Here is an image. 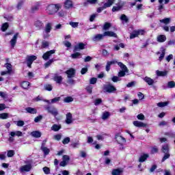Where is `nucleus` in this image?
Segmentation results:
<instances>
[{
  "mask_svg": "<svg viewBox=\"0 0 175 175\" xmlns=\"http://www.w3.org/2000/svg\"><path fill=\"white\" fill-rule=\"evenodd\" d=\"M97 80H98V79H97L96 78L92 77V78H91L90 80V84H96Z\"/></svg>",
  "mask_w": 175,
  "mask_h": 175,
  "instance_id": "61",
  "label": "nucleus"
},
{
  "mask_svg": "<svg viewBox=\"0 0 175 175\" xmlns=\"http://www.w3.org/2000/svg\"><path fill=\"white\" fill-rule=\"evenodd\" d=\"M81 55V54L80 53H75L74 54H72L71 57L73 59H76V58H79Z\"/></svg>",
  "mask_w": 175,
  "mask_h": 175,
  "instance_id": "60",
  "label": "nucleus"
},
{
  "mask_svg": "<svg viewBox=\"0 0 175 175\" xmlns=\"http://www.w3.org/2000/svg\"><path fill=\"white\" fill-rule=\"evenodd\" d=\"M7 156L8 158H12V157L14 156V150H10L8 151Z\"/></svg>",
  "mask_w": 175,
  "mask_h": 175,
  "instance_id": "48",
  "label": "nucleus"
},
{
  "mask_svg": "<svg viewBox=\"0 0 175 175\" xmlns=\"http://www.w3.org/2000/svg\"><path fill=\"white\" fill-rule=\"evenodd\" d=\"M69 161H70V158L68 155L63 156V161L69 163Z\"/></svg>",
  "mask_w": 175,
  "mask_h": 175,
  "instance_id": "54",
  "label": "nucleus"
},
{
  "mask_svg": "<svg viewBox=\"0 0 175 175\" xmlns=\"http://www.w3.org/2000/svg\"><path fill=\"white\" fill-rule=\"evenodd\" d=\"M52 25H51V23H47L46 25V26H45V29H44V32H45V33H50V32L51 31V29H52ZM44 34V39H46V38H49V34Z\"/></svg>",
  "mask_w": 175,
  "mask_h": 175,
  "instance_id": "8",
  "label": "nucleus"
},
{
  "mask_svg": "<svg viewBox=\"0 0 175 175\" xmlns=\"http://www.w3.org/2000/svg\"><path fill=\"white\" fill-rule=\"evenodd\" d=\"M31 169H32V165H31V164H28L21 166L19 170L21 173H24V172H31Z\"/></svg>",
  "mask_w": 175,
  "mask_h": 175,
  "instance_id": "9",
  "label": "nucleus"
},
{
  "mask_svg": "<svg viewBox=\"0 0 175 175\" xmlns=\"http://www.w3.org/2000/svg\"><path fill=\"white\" fill-rule=\"evenodd\" d=\"M64 7L66 9H70V8H73V3L70 0H66L64 2Z\"/></svg>",
  "mask_w": 175,
  "mask_h": 175,
  "instance_id": "23",
  "label": "nucleus"
},
{
  "mask_svg": "<svg viewBox=\"0 0 175 175\" xmlns=\"http://www.w3.org/2000/svg\"><path fill=\"white\" fill-rule=\"evenodd\" d=\"M115 139L116 140V142H118V143L119 144H124V143H126V140L125 139V138H124L122 136L120 135H116L115 136Z\"/></svg>",
  "mask_w": 175,
  "mask_h": 175,
  "instance_id": "11",
  "label": "nucleus"
},
{
  "mask_svg": "<svg viewBox=\"0 0 175 175\" xmlns=\"http://www.w3.org/2000/svg\"><path fill=\"white\" fill-rule=\"evenodd\" d=\"M104 38H105L104 33H103V34L98 33V34L94 36V37L92 38V41L93 42H99L100 40H103Z\"/></svg>",
  "mask_w": 175,
  "mask_h": 175,
  "instance_id": "12",
  "label": "nucleus"
},
{
  "mask_svg": "<svg viewBox=\"0 0 175 175\" xmlns=\"http://www.w3.org/2000/svg\"><path fill=\"white\" fill-rule=\"evenodd\" d=\"M164 156L161 160V162H165L166 159H169L170 158V153H164Z\"/></svg>",
  "mask_w": 175,
  "mask_h": 175,
  "instance_id": "46",
  "label": "nucleus"
},
{
  "mask_svg": "<svg viewBox=\"0 0 175 175\" xmlns=\"http://www.w3.org/2000/svg\"><path fill=\"white\" fill-rule=\"evenodd\" d=\"M44 90L45 91H53V86L50 84H46L44 85Z\"/></svg>",
  "mask_w": 175,
  "mask_h": 175,
  "instance_id": "39",
  "label": "nucleus"
},
{
  "mask_svg": "<svg viewBox=\"0 0 175 175\" xmlns=\"http://www.w3.org/2000/svg\"><path fill=\"white\" fill-rule=\"evenodd\" d=\"M170 2V0H165V5H167ZM159 10L161 12L163 9V0H159Z\"/></svg>",
  "mask_w": 175,
  "mask_h": 175,
  "instance_id": "19",
  "label": "nucleus"
},
{
  "mask_svg": "<svg viewBox=\"0 0 175 175\" xmlns=\"http://www.w3.org/2000/svg\"><path fill=\"white\" fill-rule=\"evenodd\" d=\"M66 124H72L73 122V116L71 113H68L66 116Z\"/></svg>",
  "mask_w": 175,
  "mask_h": 175,
  "instance_id": "13",
  "label": "nucleus"
},
{
  "mask_svg": "<svg viewBox=\"0 0 175 175\" xmlns=\"http://www.w3.org/2000/svg\"><path fill=\"white\" fill-rule=\"evenodd\" d=\"M62 126L61 124H53L51 129V131H53L54 132H58V131H59V129H61Z\"/></svg>",
  "mask_w": 175,
  "mask_h": 175,
  "instance_id": "30",
  "label": "nucleus"
},
{
  "mask_svg": "<svg viewBox=\"0 0 175 175\" xmlns=\"http://www.w3.org/2000/svg\"><path fill=\"white\" fill-rule=\"evenodd\" d=\"M61 100V97H55L53 99L51 100V103H57V102H59Z\"/></svg>",
  "mask_w": 175,
  "mask_h": 175,
  "instance_id": "57",
  "label": "nucleus"
},
{
  "mask_svg": "<svg viewBox=\"0 0 175 175\" xmlns=\"http://www.w3.org/2000/svg\"><path fill=\"white\" fill-rule=\"evenodd\" d=\"M165 49H162L161 50V54L160 55V57H159V61H162V59H163V58H165Z\"/></svg>",
  "mask_w": 175,
  "mask_h": 175,
  "instance_id": "49",
  "label": "nucleus"
},
{
  "mask_svg": "<svg viewBox=\"0 0 175 175\" xmlns=\"http://www.w3.org/2000/svg\"><path fill=\"white\" fill-rule=\"evenodd\" d=\"M111 80L113 83H117V81H121V79H120V77L113 76L111 78Z\"/></svg>",
  "mask_w": 175,
  "mask_h": 175,
  "instance_id": "56",
  "label": "nucleus"
},
{
  "mask_svg": "<svg viewBox=\"0 0 175 175\" xmlns=\"http://www.w3.org/2000/svg\"><path fill=\"white\" fill-rule=\"evenodd\" d=\"M25 111L27 113H29L30 114H36L38 111L35 108H32L31 107L25 108Z\"/></svg>",
  "mask_w": 175,
  "mask_h": 175,
  "instance_id": "20",
  "label": "nucleus"
},
{
  "mask_svg": "<svg viewBox=\"0 0 175 175\" xmlns=\"http://www.w3.org/2000/svg\"><path fill=\"white\" fill-rule=\"evenodd\" d=\"M175 87V82L173 81H169L167 83V88H174Z\"/></svg>",
  "mask_w": 175,
  "mask_h": 175,
  "instance_id": "50",
  "label": "nucleus"
},
{
  "mask_svg": "<svg viewBox=\"0 0 175 175\" xmlns=\"http://www.w3.org/2000/svg\"><path fill=\"white\" fill-rule=\"evenodd\" d=\"M31 13H35L36 12H38L39 10V5H35L31 7Z\"/></svg>",
  "mask_w": 175,
  "mask_h": 175,
  "instance_id": "47",
  "label": "nucleus"
},
{
  "mask_svg": "<svg viewBox=\"0 0 175 175\" xmlns=\"http://www.w3.org/2000/svg\"><path fill=\"white\" fill-rule=\"evenodd\" d=\"M37 57L35 55H27L26 57V62L28 68H31L32 64L33 63V61H36L37 59Z\"/></svg>",
  "mask_w": 175,
  "mask_h": 175,
  "instance_id": "4",
  "label": "nucleus"
},
{
  "mask_svg": "<svg viewBox=\"0 0 175 175\" xmlns=\"http://www.w3.org/2000/svg\"><path fill=\"white\" fill-rule=\"evenodd\" d=\"M120 20L122 21H124V23H128L129 21V19L128 18V17L126 16V15L125 14H122L120 16Z\"/></svg>",
  "mask_w": 175,
  "mask_h": 175,
  "instance_id": "40",
  "label": "nucleus"
},
{
  "mask_svg": "<svg viewBox=\"0 0 175 175\" xmlns=\"http://www.w3.org/2000/svg\"><path fill=\"white\" fill-rule=\"evenodd\" d=\"M133 125L137 128H146L147 126L146 124L143 123V122H139L137 120L133 122Z\"/></svg>",
  "mask_w": 175,
  "mask_h": 175,
  "instance_id": "14",
  "label": "nucleus"
},
{
  "mask_svg": "<svg viewBox=\"0 0 175 175\" xmlns=\"http://www.w3.org/2000/svg\"><path fill=\"white\" fill-rule=\"evenodd\" d=\"M10 136H12V137H14L15 136H18V137L23 136V132L18 131H12L10 133Z\"/></svg>",
  "mask_w": 175,
  "mask_h": 175,
  "instance_id": "22",
  "label": "nucleus"
},
{
  "mask_svg": "<svg viewBox=\"0 0 175 175\" xmlns=\"http://www.w3.org/2000/svg\"><path fill=\"white\" fill-rule=\"evenodd\" d=\"M110 28H111V24L109 22L105 23L103 25V31H107Z\"/></svg>",
  "mask_w": 175,
  "mask_h": 175,
  "instance_id": "25",
  "label": "nucleus"
},
{
  "mask_svg": "<svg viewBox=\"0 0 175 175\" xmlns=\"http://www.w3.org/2000/svg\"><path fill=\"white\" fill-rule=\"evenodd\" d=\"M41 150L43 151L44 155H49L50 154V149L46 146L41 147Z\"/></svg>",
  "mask_w": 175,
  "mask_h": 175,
  "instance_id": "37",
  "label": "nucleus"
},
{
  "mask_svg": "<svg viewBox=\"0 0 175 175\" xmlns=\"http://www.w3.org/2000/svg\"><path fill=\"white\" fill-rule=\"evenodd\" d=\"M121 6L118 5V6H113L112 8V12H118V10H120Z\"/></svg>",
  "mask_w": 175,
  "mask_h": 175,
  "instance_id": "64",
  "label": "nucleus"
},
{
  "mask_svg": "<svg viewBox=\"0 0 175 175\" xmlns=\"http://www.w3.org/2000/svg\"><path fill=\"white\" fill-rule=\"evenodd\" d=\"M45 110H47L48 113H50V114H52L54 117H57V116H58V110L54 107H50L48 105L45 107Z\"/></svg>",
  "mask_w": 175,
  "mask_h": 175,
  "instance_id": "3",
  "label": "nucleus"
},
{
  "mask_svg": "<svg viewBox=\"0 0 175 175\" xmlns=\"http://www.w3.org/2000/svg\"><path fill=\"white\" fill-rule=\"evenodd\" d=\"M31 136H33V137H40V136H42V133H40V131H33L31 133Z\"/></svg>",
  "mask_w": 175,
  "mask_h": 175,
  "instance_id": "34",
  "label": "nucleus"
},
{
  "mask_svg": "<svg viewBox=\"0 0 175 175\" xmlns=\"http://www.w3.org/2000/svg\"><path fill=\"white\" fill-rule=\"evenodd\" d=\"M122 172V169H115L112 171V175H121Z\"/></svg>",
  "mask_w": 175,
  "mask_h": 175,
  "instance_id": "32",
  "label": "nucleus"
},
{
  "mask_svg": "<svg viewBox=\"0 0 175 175\" xmlns=\"http://www.w3.org/2000/svg\"><path fill=\"white\" fill-rule=\"evenodd\" d=\"M109 117H110V112L109 111H105L103 113L102 115V120H107V118H109Z\"/></svg>",
  "mask_w": 175,
  "mask_h": 175,
  "instance_id": "35",
  "label": "nucleus"
},
{
  "mask_svg": "<svg viewBox=\"0 0 175 175\" xmlns=\"http://www.w3.org/2000/svg\"><path fill=\"white\" fill-rule=\"evenodd\" d=\"M29 82L28 81H23L21 83V87L23 88L25 90H28L29 88Z\"/></svg>",
  "mask_w": 175,
  "mask_h": 175,
  "instance_id": "36",
  "label": "nucleus"
},
{
  "mask_svg": "<svg viewBox=\"0 0 175 175\" xmlns=\"http://www.w3.org/2000/svg\"><path fill=\"white\" fill-rule=\"evenodd\" d=\"M114 64H117V62H116L115 60H112L111 62H107V66H106V71L109 72L111 69V65H114Z\"/></svg>",
  "mask_w": 175,
  "mask_h": 175,
  "instance_id": "24",
  "label": "nucleus"
},
{
  "mask_svg": "<svg viewBox=\"0 0 175 175\" xmlns=\"http://www.w3.org/2000/svg\"><path fill=\"white\" fill-rule=\"evenodd\" d=\"M103 33H104V37L109 36V38H117V33L111 31H105Z\"/></svg>",
  "mask_w": 175,
  "mask_h": 175,
  "instance_id": "16",
  "label": "nucleus"
},
{
  "mask_svg": "<svg viewBox=\"0 0 175 175\" xmlns=\"http://www.w3.org/2000/svg\"><path fill=\"white\" fill-rule=\"evenodd\" d=\"M144 81L145 83H148V85H152L155 83V81H154V79L148 77H145L144 78Z\"/></svg>",
  "mask_w": 175,
  "mask_h": 175,
  "instance_id": "18",
  "label": "nucleus"
},
{
  "mask_svg": "<svg viewBox=\"0 0 175 175\" xmlns=\"http://www.w3.org/2000/svg\"><path fill=\"white\" fill-rule=\"evenodd\" d=\"M54 62V59H49L48 62H46L45 64H44V68L45 69H47V68H49V66H50V65H51V64H53Z\"/></svg>",
  "mask_w": 175,
  "mask_h": 175,
  "instance_id": "41",
  "label": "nucleus"
},
{
  "mask_svg": "<svg viewBox=\"0 0 175 175\" xmlns=\"http://www.w3.org/2000/svg\"><path fill=\"white\" fill-rule=\"evenodd\" d=\"M118 65L123 71L126 72V73H128V72H129V70H128L126 66L122 64V62H118Z\"/></svg>",
  "mask_w": 175,
  "mask_h": 175,
  "instance_id": "27",
  "label": "nucleus"
},
{
  "mask_svg": "<svg viewBox=\"0 0 175 175\" xmlns=\"http://www.w3.org/2000/svg\"><path fill=\"white\" fill-rule=\"evenodd\" d=\"M79 146H80V142H79V141L71 144V147H72V148H77V147H79Z\"/></svg>",
  "mask_w": 175,
  "mask_h": 175,
  "instance_id": "53",
  "label": "nucleus"
},
{
  "mask_svg": "<svg viewBox=\"0 0 175 175\" xmlns=\"http://www.w3.org/2000/svg\"><path fill=\"white\" fill-rule=\"evenodd\" d=\"M61 137H62V135L61 134H57L53 136V139L55 140H57L58 142H59V140H61Z\"/></svg>",
  "mask_w": 175,
  "mask_h": 175,
  "instance_id": "59",
  "label": "nucleus"
},
{
  "mask_svg": "<svg viewBox=\"0 0 175 175\" xmlns=\"http://www.w3.org/2000/svg\"><path fill=\"white\" fill-rule=\"evenodd\" d=\"M9 118V113H0V120H8Z\"/></svg>",
  "mask_w": 175,
  "mask_h": 175,
  "instance_id": "38",
  "label": "nucleus"
},
{
  "mask_svg": "<svg viewBox=\"0 0 175 175\" xmlns=\"http://www.w3.org/2000/svg\"><path fill=\"white\" fill-rule=\"evenodd\" d=\"M34 25L38 28V29H42V27H43V23L40 21H36L34 23Z\"/></svg>",
  "mask_w": 175,
  "mask_h": 175,
  "instance_id": "31",
  "label": "nucleus"
},
{
  "mask_svg": "<svg viewBox=\"0 0 175 175\" xmlns=\"http://www.w3.org/2000/svg\"><path fill=\"white\" fill-rule=\"evenodd\" d=\"M160 23H163V24H169L170 23V18H165L164 19L160 20Z\"/></svg>",
  "mask_w": 175,
  "mask_h": 175,
  "instance_id": "51",
  "label": "nucleus"
},
{
  "mask_svg": "<svg viewBox=\"0 0 175 175\" xmlns=\"http://www.w3.org/2000/svg\"><path fill=\"white\" fill-rule=\"evenodd\" d=\"M139 35H144V30H137L133 31L130 36V39H135V38H137Z\"/></svg>",
  "mask_w": 175,
  "mask_h": 175,
  "instance_id": "5",
  "label": "nucleus"
},
{
  "mask_svg": "<svg viewBox=\"0 0 175 175\" xmlns=\"http://www.w3.org/2000/svg\"><path fill=\"white\" fill-rule=\"evenodd\" d=\"M85 47V44L83 42H80L75 46L74 51H79V50H84Z\"/></svg>",
  "mask_w": 175,
  "mask_h": 175,
  "instance_id": "15",
  "label": "nucleus"
},
{
  "mask_svg": "<svg viewBox=\"0 0 175 175\" xmlns=\"http://www.w3.org/2000/svg\"><path fill=\"white\" fill-rule=\"evenodd\" d=\"M24 3L23 1H19L16 5V9L18 10H21V8H23V5Z\"/></svg>",
  "mask_w": 175,
  "mask_h": 175,
  "instance_id": "58",
  "label": "nucleus"
},
{
  "mask_svg": "<svg viewBox=\"0 0 175 175\" xmlns=\"http://www.w3.org/2000/svg\"><path fill=\"white\" fill-rule=\"evenodd\" d=\"M8 28H9V23H5L3 24V25L1 27V31H3V32H5V31H6V29H8Z\"/></svg>",
  "mask_w": 175,
  "mask_h": 175,
  "instance_id": "45",
  "label": "nucleus"
},
{
  "mask_svg": "<svg viewBox=\"0 0 175 175\" xmlns=\"http://www.w3.org/2000/svg\"><path fill=\"white\" fill-rule=\"evenodd\" d=\"M24 124L25 122L23 120H18L16 122L17 126H24Z\"/></svg>",
  "mask_w": 175,
  "mask_h": 175,
  "instance_id": "63",
  "label": "nucleus"
},
{
  "mask_svg": "<svg viewBox=\"0 0 175 175\" xmlns=\"http://www.w3.org/2000/svg\"><path fill=\"white\" fill-rule=\"evenodd\" d=\"M104 92H108V94H113L117 91V88L114 85L109 83L107 85H104L103 86Z\"/></svg>",
  "mask_w": 175,
  "mask_h": 175,
  "instance_id": "2",
  "label": "nucleus"
},
{
  "mask_svg": "<svg viewBox=\"0 0 175 175\" xmlns=\"http://www.w3.org/2000/svg\"><path fill=\"white\" fill-rule=\"evenodd\" d=\"M53 54H55V50H54V49L51 50V51H47L45 53H44V55H42V58H43V59H44V61H47V59H49V58H50V57H51V55H53Z\"/></svg>",
  "mask_w": 175,
  "mask_h": 175,
  "instance_id": "7",
  "label": "nucleus"
},
{
  "mask_svg": "<svg viewBox=\"0 0 175 175\" xmlns=\"http://www.w3.org/2000/svg\"><path fill=\"white\" fill-rule=\"evenodd\" d=\"M43 172L45 173V174H50V168L47 167H44Z\"/></svg>",
  "mask_w": 175,
  "mask_h": 175,
  "instance_id": "62",
  "label": "nucleus"
},
{
  "mask_svg": "<svg viewBox=\"0 0 175 175\" xmlns=\"http://www.w3.org/2000/svg\"><path fill=\"white\" fill-rule=\"evenodd\" d=\"M169 105V103L167 102H160L157 103L158 107H165V106H167Z\"/></svg>",
  "mask_w": 175,
  "mask_h": 175,
  "instance_id": "42",
  "label": "nucleus"
},
{
  "mask_svg": "<svg viewBox=\"0 0 175 175\" xmlns=\"http://www.w3.org/2000/svg\"><path fill=\"white\" fill-rule=\"evenodd\" d=\"M107 2L104 3V8H110L116 2V0H106Z\"/></svg>",
  "mask_w": 175,
  "mask_h": 175,
  "instance_id": "28",
  "label": "nucleus"
},
{
  "mask_svg": "<svg viewBox=\"0 0 175 175\" xmlns=\"http://www.w3.org/2000/svg\"><path fill=\"white\" fill-rule=\"evenodd\" d=\"M169 151H170L169 145L165 144L162 146L161 152H163V154H169Z\"/></svg>",
  "mask_w": 175,
  "mask_h": 175,
  "instance_id": "29",
  "label": "nucleus"
},
{
  "mask_svg": "<svg viewBox=\"0 0 175 175\" xmlns=\"http://www.w3.org/2000/svg\"><path fill=\"white\" fill-rule=\"evenodd\" d=\"M53 80L57 83V84H61V83H62L63 78L62 76L55 74L53 77Z\"/></svg>",
  "mask_w": 175,
  "mask_h": 175,
  "instance_id": "17",
  "label": "nucleus"
},
{
  "mask_svg": "<svg viewBox=\"0 0 175 175\" xmlns=\"http://www.w3.org/2000/svg\"><path fill=\"white\" fill-rule=\"evenodd\" d=\"M70 142V138L67 137L64 138L62 141L63 144H68Z\"/></svg>",
  "mask_w": 175,
  "mask_h": 175,
  "instance_id": "55",
  "label": "nucleus"
},
{
  "mask_svg": "<svg viewBox=\"0 0 175 175\" xmlns=\"http://www.w3.org/2000/svg\"><path fill=\"white\" fill-rule=\"evenodd\" d=\"M156 75L159 77H165V76H167V71L156 70Z\"/></svg>",
  "mask_w": 175,
  "mask_h": 175,
  "instance_id": "21",
  "label": "nucleus"
},
{
  "mask_svg": "<svg viewBox=\"0 0 175 175\" xmlns=\"http://www.w3.org/2000/svg\"><path fill=\"white\" fill-rule=\"evenodd\" d=\"M5 68H7V72H8L9 73H12V64L7 63L5 64Z\"/></svg>",
  "mask_w": 175,
  "mask_h": 175,
  "instance_id": "43",
  "label": "nucleus"
},
{
  "mask_svg": "<svg viewBox=\"0 0 175 175\" xmlns=\"http://www.w3.org/2000/svg\"><path fill=\"white\" fill-rule=\"evenodd\" d=\"M147 158H148V154H144L142 155L139 159V162H144L145 161L147 160Z\"/></svg>",
  "mask_w": 175,
  "mask_h": 175,
  "instance_id": "33",
  "label": "nucleus"
},
{
  "mask_svg": "<svg viewBox=\"0 0 175 175\" xmlns=\"http://www.w3.org/2000/svg\"><path fill=\"white\" fill-rule=\"evenodd\" d=\"M61 8H62V5L59 3L51 4L48 5L46 8L47 13L48 14H55V13H57V12H58Z\"/></svg>",
  "mask_w": 175,
  "mask_h": 175,
  "instance_id": "1",
  "label": "nucleus"
},
{
  "mask_svg": "<svg viewBox=\"0 0 175 175\" xmlns=\"http://www.w3.org/2000/svg\"><path fill=\"white\" fill-rule=\"evenodd\" d=\"M18 38V33L14 35L12 39L10 41L12 49H14V46L17 43V38Z\"/></svg>",
  "mask_w": 175,
  "mask_h": 175,
  "instance_id": "10",
  "label": "nucleus"
},
{
  "mask_svg": "<svg viewBox=\"0 0 175 175\" xmlns=\"http://www.w3.org/2000/svg\"><path fill=\"white\" fill-rule=\"evenodd\" d=\"M43 119V116L42 115H40L34 118V122H39L42 121Z\"/></svg>",
  "mask_w": 175,
  "mask_h": 175,
  "instance_id": "52",
  "label": "nucleus"
},
{
  "mask_svg": "<svg viewBox=\"0 0 175 175\" xmlns=\"http://www.w3.org/2000/svg\"><path fill=\"white\" fill-rule=\"evenodd\" d=\"M64 102L65 103H70V102H73V98L70 97V96H68V97H66L64 99Z\"/></svg>",
  "mask_w": 175,
  "mask_h": 175,
  "instance_id": "44",
  "label": "nucleus"
},
{
  "mask_svg": "<svg viewBox=\"0 0 175 175\" xmlns=\"http://www.w3.org/2000/svg\"><path fill=\"white\" fill-rule=\"evenodd\" d=\"M66 75H67L68 79H72V77H75L76 75V70L75 68H70L65 72Z\"/></svg>",
  "mask_w": 175,
  "mask_h": 175,
  "instance_id": "6",
  "label": "nucleus"
},
{
  "mask_svg": "<svg viewBox=\"0 0 175 175\" xmlns=\"http://www.w3.org/2000/svg\"><path fill=\"white\" fill-rule=\"evenodd\" d=\"M157 42L159 43H163V42H166V36L165 35H159L157 36Z\"/></svg>",
  "mask_w": 175,
  "mask_h": 175,
  "instance_id": "26",
  "label": "nucleus"
}]
</instances>
